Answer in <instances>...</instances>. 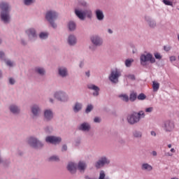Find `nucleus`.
Returning <instances> with one entry per match:
<instances>
[{"mask_svg": "<svg viewBox=\"0 0 179 179\" xmlns=\"http://www.w3.org/2000/svg\"><path fill=\"white\" fill-rule=\"evenodd\" d=\"M0 78H2V73L0 71Z\"/></svg>", "mask_w": 179, "mask_h": 179, "instance_id": "59", "label": "nucleus"}, {"mask_svg": "<svg viewBox=\"0 0 179 179\" xmlns=\"http://www.w3.org/2000/svg\"><path fill=\"white\" fill-rule=\"evenodd\" d=\"M164 128L166 132H171L174 129V123L171 121H166L164 124Z\"/></svg>", "mask_w": 179, "mask_h": 179, "instance_id": "9", "label": "nucleus"}, {"mask_svg": "<svg viewBox=\"0 0 179 179\" xmlns=\"http://www.w3.org/2000/svg\"><path fill=\"white\" fill-rule=\"evenodd\" d=\"M171 152L172 153H176V150H175L174 148H171Z\"/></svg>", "mask_w": 179, "mask_h": 179, "instance_id": "53", "label": "nucleus"}, {"mask_svg": "<svg viewBox=\"0 0 179 179\" xmlns=\"http://www.w3.org/2000/svg\"><path fill=\"white\" fill-rule=\"evenodd\" d=\"M120 99H121L123 101H129V97L127 94H120L119 95Z\"/></svg>", "mask_w": 179, "mask_h": 179, "instance_id": "27", "label": "nucleus"}, {"mask_svg": "<svg viewBox=\"0 0 179 179\" xmlns=\"http://www.w3.org/2000/svg\"><path fill=\"white\" fill-rule=\"evenodd\" d=\"M67 169L71 174H73V173H76V165H75L73 162L69 163L67 166Z\"/></svg>", "mask_w": 179, "mask_h": 179, "instance_id": "13", "label": "nucleus"}, {"mask_svg": "<svg viewBox=\"0 0 179 179\" xmlns=\"http://www.w3.org/2000/svg\"><path fill=\"white\" fill-rule=\"evenodd\" d=\"M81 109H82V104L79 103H76L73 108V110L75 111V113H78V111H79Z\"/></svg>", "mask_w": 179, "mask_h": 179, "instance_id": "26", "label": "nucleus"}, {"mask_svg": "<svg viewBox=\"0 0 179 179\" xmlns=\"http://www.w3.org/2000/svg\"><path fill=\"white\" fill-rule=\"evenodd\" d=\"M164 49L165 51H170V50H171V48L170 46H164Z\"/></svg>", "mask_w": 179, "mask_h": 179, "instance_id": "43", "label": "nucleus"}, {"mask_svg": "<svg viewBox=\"0 0 179 179\" xmlns=\"http://www.w3.org/2000/svg\"><path fill=\"white\" fill-rule=\"evenodd\" d=\"M69 29L71 31L75 30L76 29V24H75L73 22H70L69 23Z\"/></svg>", "mask_w": 179, "mask_h": 179, "instance_id": "28", "label": "nucleus"}, {"mask_svg": "<svg viewBox=\"0 0 179 179\" xmlns=\"http://www.w3.org/2000/svg\"><path fill=\"white\" fill-rule=\"evenodd\" d=\"M9 83L10 85H15V80H13V78H10Z\"/></svg>", "mask_w": 179, "mask_h": 179, "instance_id": "46", "label": "nucleus"}, {"mask_svg": "<svg viewBox=\"0 0 179 179\" xmlns=\"http://www.w3.org/2000/svg\"><path fill=\"white\" fill-rule=\"evenodd\" d=\"M50 162H59V158L57 156H52L49 158Z\"/></svg>", "mask_w": 179, "mask_h": 179, "instance_id": "32", "label": "nucleus"}, {"mask_svg": "<svg viewBox=\"0 0 179 179\" xmlns=\"http://www.w3.org/2000/svg\"><path fill=\"white\" fill-rule=\"evenodd\" d=\"M163 2L165 5H168L169 6H173V2L169 0H163Z\"/></svg>", "mask_w": 179, "mask_h": 179, "instance_id": "36", "label": "nucleus"}, {"mask_svg": "<svg viewBox=\"0 0 179 179\" xmlns=\"http://www.w3.org/2000/svg\"><path fill=\"white\" fill-rule=\"evenodd\" d=\"M95 13L98 20H103V19H104V14L101 10H96Z\"/></svg>", "mask_w": 179, "mask_h": 179, "instance_id": "15", "label": "nucleus"}, {"mask_svg": "<svg viewBox=\"0 0 179 179\" xmlns=\"http://www.w3.org/2000/svg\"><path fill=\"white\" fill-rule=\"evenodd\" d=\"M6 65H8V66H13V62H10V60H8L6 62Z\"/></svg>", "mask_w": 179, "mask_h": 179, "instance_id": "42", "label": "nucleus"}, {"mask_svg": "<svg viewBox=\"0 0 179 179\" xmlns=\"http://www.w3.org/2000/svg\"><path fill=\"white\" fill-rule=\"evenodd\" d=\"M27 34L29 37H36V31L33 29H29L27 30Z\"/></svg>", "mask_w": 179, "mask_h": 179, "instance_id": "23", "label": "nucleus"}, {"mask_svg": "<svg viewBox=\"0 0 179 179\" xmlns=\"http://www.w3.org/2000/svg\"><path fill=\"white\" fill-rule=\"evenodd\" d=\"M159 87H160V84L159 83H156L153 81L152 83V88L154 92H157L159 90Z\"/></svg>", "mask_w": 179, "mask_h": 179, "instance_id": "24", "label": "nucleus"}, {"mask_svg": "<svg viewBox=\"0 0 179 179\" xmlns=\"http://www.w3.org/2000/svg\"><path fill=\"white\" fill-rule=\"evenodd\" d=\"M149 24L150 27H155V26H156V24L155 23V22H152V21L150 22Z\"/></svg>", "mask_w": 179, "mask_h": 179, "instance_id": "45", "label": "nucleus"}, {"mask_svg": "<svg viewBox=\"0 0 179 179\" xmlns=\"http://www.w3.org/2000/svg\"><path fill=\"white\" fill-rule=\"evenodd\" d=\"M68 149V147L66 145H63L62 150V152H65V150H66Z\"/></svg>", "mask_w": 179, "mask_h": 179, "instance_id": "47", "label": "nucleus"}, {"mask_svg": "<svg viewBox=\"0 0 179 179\" xmlns=\"http://www.w3.org/2000/svg\"><path fill=\"white\" fill-rule=\"evenodd\" d=\"M46 142L49 143H52L53 145H57V143H59L62 139L61 137H57V136H48L45 138Z\"/></svg>", "mask_w": 179, "mask_h": 179, "instance_id": "8", "label": "nucleus"}, {"mask_svg": "<svg viewBox=\"0 0 179 179\" xmlns=\"http://www.w3.org/2000/svg\"><path fill=\"white\" fill-rule=\"evenodd\" d=\"M55 97L60 101H66V100H68V96H66V94L62 92H56L55 94Z\"/></svg>", "mask_w": 179, "mask_h": 179, "instance_id": "10", "label": "nucleus"}, {"mask_svg": "<svg viewBox=\"0 0 179 179\" xmlns=\"http://www.w3.org/2000/svg\"><path fill=\"white\" fill-rule=\"evenodd\" d=\"M31 111L32 113L34 114V115H38V114H40V108H38V106L34 105L32 108H31Z\"/></svg>", "mask_w": 179, "mask_h": 179, "instance_id": "21", "label": "nucleus"}, {"mask_svg": "<svg viewBox=\"0 0 179 179\" xmlns=\"http://www.w3.org/2000/svg\"><path fill=\"white\" fill-rule=\"evenodd\" d=\"M91 41L94 44V45H101L103 41L99 38V36H92L91 38Z\"/></svg>", "mask_w": 179, "mask_h": 179, "instance_id": "12", "label": "nucleus"}, {"mask_svg": "<svg viewBox=\"0 0 179 179\" xmlns=\"http://www.w3.org/2000/svg\"><path fill=\"white\" fill-rule=\"evenodd\" d=\"M132 62H134V59H127L125 61V65L127 67L131 66V64H132Z\"/></svg>", "mask_w": 179, "mask_h": 179, "instance_id": "34", "label": "nucleus"}, {"mask_svg": "<svg viewBox=\"0 0 179 179\" xmlns=\"http://www.w3.org/2000/svg\"><path fill=\"white\" fill-rule=\"evenodd\" d=\"M0 163H1V159H0Z\"/></svg>", "mask_w": 179, "mask_h": 179, "instance_id": "62", "label": "nucleus"}, {"mask_svg": "<svg viewBox=\"0 0 179 179\" xmlns=\"http://www.w3.org/2000/svg\"><path fill=\"white\" fill-rule=\"evenodd\" d=\"M155 57L156 59H162V56L159 53H155Z\"/></svg>", "mask_w": 179, "mask_h": 179, "instance_id": "41", "label": "nucleus"}, {"mask_svg": "<svg viewBox=\"0 0 179 179\" xmlns=\"http://www.w3.org/2000/svg\"><path fill=\"white\" fill-rule=\"evenodd\" d=\"M142 169L148 170V171H152V166L149 165L148 164H143L142 165Z\"/></svg>", "mask_w": 179, "mask_h": 179, "instance_id": "25", "label": "nucleus"}, {"mask_svg": "<svg viewBox=\"0 0 179 179\" xmlns=\"http://www.w3.org/2000/svg\"><path fill=\"white\" fill-rule=\"evenodd\" d=\"M138 100H145L146 99V95L145 94L141 93L137 96Z\"/></svg>", "mask_w": 179, "mask_h": 179, "instance_id": "33", "label": "nucleus"}, {"mask_svg": "<svg viewBox=\"0 0 179 179\" xmlns=\"http://www.w3.org/2000/svg\"><path fill=\"white\" fill-rule=\"evenodd\" d=\"M141 117H142V118L145 117V113H143V111L141 110L138 113L134 112L127 116V121L129 124L133 125L134 124H136V122H139Z\"/></svg>", "mask_w": 179, "mask_h": 179, "instance_id": "2", "label": "nucleus"}, {"mask_svg": "<svg viewBox=\"0 0 179 179\" xmlns=\"http://www.w3.org/2000/svg\"><path fill=\"white\" fill-rule=\"evenodd\" d=\"M104 178H106V173H104V171H101L99 179H104Z\"/></svg>", "mask_w": 179, "mask_h": 179, "instance_id": "35", "label": "nucleus"}, {"mask_svg": "<svg viewBox=\"0 0 179 179\" xmlns=\"http://www.w3.org/2000/svg\"><path fill=\"white\" fill-rule=\"evenodd\" d=\"M5 57V53L3 52L0 51V58H3Z\"/></svg>", "mask_w": 179, "mask_h": 179, "instance_id": "48", "label": "nucleus"}, {"mask_svg": "<svg viewBox=\"0 0 179 179\" xmlns=\"http://www.w3.org/2000/svg\"><path fill=\"white\" fill-rule=\"evenodd\" d=\"M36 72H37L38 73H39V75H44V73H45V71H44V69L38 67L35 69Z\"/></svg>", "mask_w": 179, "mask_h": 179, "instance_id": "30", "label": "nucleus"}, {"mask_svg": "<svg viewBox=\"0 0 179 179\" xmlns=\"http://www.w3.org/2000/svg\"><path fill=\"white\" fill-rule=\"evenodd\" d=\"M45 120H47L48 121L49 120H51V118H52V111L50 110H46L45 111Z\"/></svg>", "mask_w": 179, "mask_h": 179, "instance_id": "17", "label": "nucleus"}, {"mask_svg": "<svg viewBox=\"0 0 179 179\" xmlns=\"http://www.w3.org/2000/svg\"><path fill=\"white\" fill-rule=\"evenodd\" d=\"M121 76V72L117 69L111 71L110 76H109V80L113 83H117L118 78Z\"/></svg>", "mask_w": 179, "mask_h": 179, "instance_id": "6", "label": "nucleus"}, {"mask_svg": "<svg viewBox=\"0 0 179 179\" xmlns=\"http://www.w3.org/2000/svg\"><path fill=\"white\" fill-rule=\"evenodd\" d=\"M140 61H141V65H143V66L146 65L147 62H150L151 64H155L156 62V59H155V57H153V56L150 53L141 55L140 57Z\"/></svg>", "mask_w": 179, "mask_h": 179, "instance_id": "3", "label": "nucleus"}, {"mask_svg": "<svg viewBox=\"0 0 179 179\" xmlns=\"http://www.w3.org/2000/svg\"><path fill=\"white\" fill-rule=\"evenodd\" d=\"M128 78L129 79H131V80H135V76L134 75H129Z\"/></svg>", "mask_w": 179, "mask_h": 179, "instance_id": "44", "label": "nucleus"}, {"mask_svg": "<svg viewBox=\"0 0 179 179\" xmlns=\"http://www.w3.org/2000/svg\"><path fill=\"white\" fill-rule=\"evenodd\" d=\"M86 75L89 78V76H90V71L86 72Z\"/></svg>", "mask_w": 179, "mask_h": 179, "instance_id": "55", "label": "nucleus"}, {"mask_svg": "<svg viewBox=\"0 0 179 179\" xmlns=\"http://www.w3.org/2000/svg\"><path fill=\"white\" fill-rule=\"evenodd\" d=\"M75 13L76 15V16L78 17V18H80V20H85V17H92V10H84L82 11L80 10H78L76 9L75 10Z\"/></svg>", "mask_w": 179, "mask_h": 179, "instance_id": "5", "label": "nucleus"}, {"mask_svg": "<svg viewBox=\"0 0 179 179\" xmlns=\"http://www.w3.org/2000/svg\"><path fill=\"white\" fill-rule=\"evenodd\" d=\"M0 9H1V20L4 22V23L9 22L10 17H9V6L6 3H1L0 4Z\"/></svg>", "mask_w": 179, "mask_h": 179, "instance_id": "1", "label": "nucleus"}, {"mask_svg": "<svg viewBox=\"0 0 179 179\" xmlns=\"http://www.w3.org/2000/svg\"><path fill=\"white\" fill-rule=\"evenodd\" d=\"M168 148L170 149L171 148V144L168 145Z\"/></svg>", "mask_w": 179, "mask_h": 179, "instance_id": "57", "label": "nucleus"}, {"mask_svg": "<svg viewBox=\"0 0 179 179\" xmlns=\"http://www.w3.org/2000/svg\"><path fill=\"white\" fill-rule=\"evenodd\" d=\"M86 163L83 162H80L78 165V169L80 170V171H85L86 170Z\"/></svg>", "mask_w": 179, "mask_h": 179, "instance_id": "18", "label": "nucleus"}, {"mask_svg": "<svg viewBox=\"0 0 179 179\" xmlns=\"http://www.w3.org/2000/svg\"><path fill=\"white\" fill-rule=\"evenodd\" d=\"M170 61H171V62H173V61H176V57L171 56V57H170Z\"/></svg>", "mask_w": 179, "mask_h": 179, "instance_id": "49", "label": "nucleus"}, {"mask_svg": "<svg viewBox=\"0 0 179 179\" xmlns=\"http://www.w3.org/2000/svg\"><path fill=\"white\" fill-rule=\"evenodd\" d=\"M151 135L152 136H156V133L155 131H151Z\"/></svg>", "mask_w": 179, "mask_h": 179, "instance_id": "52", "label": "nucleus"}, {"mask_svg": "<svg viewBox=\"0 0 179 179\" xmlns=\"http://www.w3.org/2000/svg\"><path fill=\"white\" fill-rule=\"evenodd\" d=\"M10 110L13 114H17L20 111L19 108L15 105L11 106Z\"/></svg>", "mask_w": 179, "mask_h": 179, "instance_id": "22", "label": "nucleus"}, {"mask_svg": "<svg viewBox=\"0 0 179 179\" xmlns=\"http://www.w3.org/2000/svg\"><path fill=\"white\" fill-rule=\"evenodd\" d=\"M152 156H157V152H156V151H153Z\"/></svg>", "mask_w": 179, "mask_h": 179, "instance_id": "51", "label": "nucleus"}, {"mask_svg": "<svg viewBox=\"0 0 179 179\" xmlns=\"http://www.w3.org/2000/svg\"><path fill=\"white\" fill-rule=\"evenodd\" d=\"M80 131H89L90 129V125L87 123H83L78 128Z\"/></svg>", "mask_w": 179, "mask_h": 179, "instance_id": "16", "label": "nucleus"}, {"mask_svg": "<svg viewBox=\"0 0 179 179\" xmlns=\"http://www.w3.org/2000/svg\"><path fill=\"white\" fill-rule=\"evenodd\" d=\"M88 89L94 90V92L93 93L94 96H99V92H100V89L99 88V87L94 85H88Z\"/></svg>", "mask_w": 179, "mask_h": 179, "instance_id": "14", "label": "nucleus"}, {"mask_svg": "<svg viewBox=\"0 0 179 179\" xmlns=\"http://www.w3.org/2000/svg\"><path fill=\"white\" fill-rule=\"evenodd\" d=\"M82 65H83V63L80 64V67L82 68Z\"/></svg>", "mask_w": 179, "mask_h": 179, "instance_id": "58", "label": "nucleus"}, {"mask_svg": "<svg viewBox=\"0 0 179 179\" xmlns=\"http://www.w3.org/2000/svg\"><path fill=\"white\" fill-rule=\"evenodd\" d=\"M136 97H137L136 93V92H131L130 94L129 100L131 101H135V100H136Z\"/></svg>", "mask_w": 179, "mask_h": 179, "instance_id": "29", "label": "nucleus"}, {"mask_svg": "<svg viewBox=\"0 0 179 179\" xmlns=\"http://www.w3.org/2000/svg\"><path fill=\"white\" fill-rule=\"evenodd\" d=\"M34 1V0H24L25 5H31Z\"/></svg>", "mask_w": 179, "mask_h": 179, "instance_id": "39", "label": "nucleus"}, {"mask_svg": "<svg viewBox=\"0 0 179 179\" xmlns=\"http://www.w3.org/2000/svg\"><path fill=\"white\" fill-rule=\"evenodd\" d=\"M108 163H110V161H108L107 158L103 157L98 162H96L95 166L96 169H100V167H103L104 164H108Z\"/></svg>", "mask_w": 179, "mask_h": 179, "instance_id": "11", "label": "nucleus"}, {"mask_svg": "<svg viewBox=\"0 0 179 179\" xmlns=\"http://www.w3.org/2000/svg\"><path fill=\"white\" fill-rule=\"evenodd\" d=\"M134 135L135 138H141V136H142V134H141V132H139V131H135L134 133Z\"/></svg>", "mask_w": 179, "mask_h": 179, "instance_id": "38", "label": "nucleus"}, {"mask_svg": "<svg viewBox=\"0 0 179 179\" xmlns=\"http://www.w3.org/2000/svg\"><path fill=\"white\" fill-rule=\"evenodd\" d=\"M153 111V107L147 108L145 109V113H152Z\"/></svg>", "mask_w": 179, "mask_h": 179, "instance_id": "40", "label": "nucleus"}, {"mask_svg": "<svg viewBox=\"0 0 179 179\" xmlns=\"http://www.w3.org/2000/svg\"><path fill=\"white\" fill-rule=\"evenodd\" d=\"M28 143L30 146L35 148V149H37V148H43V143H41V142L38 141V140L34 137L29 138Z\"/></svg>", "mask_w": 179, "mask_h": 179, "instance_id": "7", "label": "nucleus"}, {"mask_svg": "<svg viewBox=\"0 0 179 179\" xmlns=\"http://www.w3.org/2000/svg\"><path fill=\"white\" fill-rule=\"evenodd\" d=\"M81 5H83V6H86V3L85 1H83L81 3Z\"/></svg>", "mask_w": 179, "mask_h": 179, "instance_id": "54", "label": "nucleus"}, {"mask_svg": "<svg viewBox=\"0 0 179 179\" xmlns=\"http://www.w3.org/2000/svg\"><path fill=\"white\" fill-rule=\"evenodd\" d=\"M108 33H110V34H112V33H113V30H111V29H108Z\"/></svg>", "mask_w": 179, "mask_h": 179, "instance_id": "56", "label": "nucleus"}, {"mask_svg": "<svg viewBox=\"0 0 179 179\" xmlns=\"http://www.w3.org/2000/svg\"><path fill=\"white\" fill-rule=\"evenodd\" d=\"M59 75H60V76H62V78L66 76V75H68V71H66V69L59 68Z\"/></svg>", "mask_w": 179, "mask_h": 179, "instance_id": "20", "label": "nucleus"}, {"mask_svg": "<svg viewBox=\"0 0 179 179\" xmlns=\"http://www.w3.org/2000/svg\"><path fill=\"white\" fill-rule=\"evenodd\" d=\"M39 37H40V38H42V40H44L45 38H47V37H48V34H47L45 32H41L39 34Z\"/></svg>", "mask_w": 179, "mask_h": 179, "instance_id": "31", "label": "nucleus"}, {"mask_svg": "<svg viewBox=\"0 0 179 179\" xmlns=\"http://www.w3.org/2000/svg\"><path fill=\"white\" fill-rule=\"evenodd\" d=\"M57 17H58V15L55 13V11H51V10L48 11L45 15V17L48 22L50 23L52 27H54V29L57 27V24L54 23V20L57 19Z\"/></svg>", "mask_w": 179, "mask_h": 179, "instance_id": "4", "label": "nucleus"}, {"mask_svg": "<svg viewBox=\"0 0 179 179\" xmlns=\"http://www.w3.org/2000/svg\"><path fill=\"white\" fill-rule=\"evenodd\" d=\"M68 42L70 45H73L76 44V38H75V36L71 35L69 36Z\"/></svg>", "mask_w": 179, "mask_h": 179, "instance_id": "19", "label": "nucleus"}, {"mask_svg": "<svg viewBox=\"0 0 179 179\" xmlns=\"http://www.w3.org/2000/svg\"><path fill=\"white\" fill-rule=\"evenodd\" d=\"M94 122H100V119L99 117H95L94 119Z\"/></svg>", "mask_w": 179, "mask_h": 179, "instance_id": "50", "label": "nucleus"}, {"mask_svg": "<svg viewBox=\"0 0 179 179\" xmlns=\"http://www.w3.org/2000/svg\"><path fill=\"white\" fill-rule=\"evenodd\" d=\"M92 110H93V106L88 105L86 110H85V112L86 113H90V111H92Z\"/></svg>", "mask_w": 179, "mask_h": 179, "instance_id": "37", "label": "nucleus"}, {"mask_svg": "<svg viewBox=\"0 0 179 179\" xmlns=\"http://www.w3.org/2000/svg\"><path fill=\"white\" fill-rule=\"evenodd\" d=\"M22 43L23 44H24V43L23 41H22Z\"/></svg>", "mask_w": 179, "mask_h": 179, "instance_id": "61", "label": "nucleus"}, {"mask_svg": "<svg viewBox=\"0 0 179 179\" xmlns=\"http://www.w3.org/2000/svg\"><path fill=\"white\" fill-rule=\"evenodd\" d=\"M50 102L52 103V99H50Z\"/></svg>", "mask_w": 179, "mask_h": 179, "instance_id": "60", "label": "nucleus"}]
</instances>
